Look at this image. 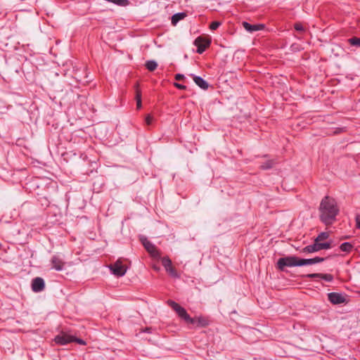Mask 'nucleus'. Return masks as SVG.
<instances>
[{
    "instance_id": "obj_1",
    "label": "nucleus",
    "mask_w": 360,
    "mask_h": 360,
    "mask_svg": "<svg viewBox=\"0 0 360 360\" xmlns=\"http://www.w3.org/2000/svg\"><path fill=\"white\" fill-rule=\"evenodd\" d=\"M319 211L320 220L326 225L332 224L340 212L336 200L328 195L321 200Z\"/></svg>"
},
{
    "instance_id": "obj_2",
    "label": "nucleus",
    "mask_w": 360,
    "mask_h": 360,
    "mask_svg": "<svg viewBox=\"0 0 360 360\" xmlns=\"http://www.w3.org/2000/svg\"><path fill=\"white\" fill-rule=\"evenodd\" d=\"M300 266V257L286 256L278 259L276 267L278 270L284 271L285 267Z\"/></svg>"
},
{
    "instance_id": "obj_3",
    "label": "nucleus",
    "mask_w": 360,
    "mask_h": 360,
    "mask_svg": "<svg viewBox=\"0 0 360 360\" xmlns=\"http://www.w3.org/2000/svg\"><path fill=\"white\" fill-rule=\"evenodd\" d=\"M167 304L169 307H172L173 310H174L176 312L178 316L181 319H184L187 323H195V319H192L187 313L186 309L184 307H181L178 303L172 300H169L167 301Z\"/></svg>"
},
{
    "instance_id": "obj_4",
    "label": "nucleus",
    "mask_w": 360,
    "mask_h": 360,
    "mask_svg": "<svg viewBox=\"0 0 360 360\" xmlns=\"http://www.w3.org/2000/svg\"><path fill=\"white\" fill-rule=\"evenodd\" d=\"M332 248L331 242L321 243L314 239L312 245H307L302 249V252L313 253L321 250H328Z\"/></svg>"
},
{
    "instance_id": "obj_5",
    "label": "nucleus",
    "mask_w": 360,
    "mask_h": 360,
    "mask_svg": "<svg viewBox=\"0 0 360 360\" xmlns=\"http://www.w3.org/2000/svg\"><path fill=\"white\" fill-rule=\"evenodd\" d=\"M140 241L146 250L150 254V255L154 258L159 259L161 257L160 251L158 250L156 246L147 239L145 236L140 238Z\"/></svg>"
},
{
    "instance_id": "obj_6",
    "label": "nucleus",
    "mask_w": 360,
    "mask_h": 360,
    "mask_svg": "<svg viewBox=\"0 0 360 360\" xmlns=\"http://www.w3.org/2000/svg\"><path fill=\"white\" fill-rule=\"evenodd\" d=\"M210 39L201 37H197L193 42V44L197 46L196 52L199 54H202L210 46Z\"/></svg>"
},
{
    "instance_id": "obj_7",
    "label": "nucleus",
    "mask_w": 360,
    "mask_h": 360,
    "mask_svg": "<svg viewBox=\"0 0 360 360\" xmlns=\"http://www.w3.org/2000/svg\"><path fill=\"white\" fill-rule=\"evenodd\" d=\"M110 269L112 273L118 277L123 276L127 271V267L118 259L114 264H110Z\"/></svg>"
},
{
    "instance_id": "obj_8",
    "label": "nucleus",
    "mask_w": 360,
    "mask_h": 360,
    "mask_svg": "<svg viewBox=\"0 0 360 360\" xmlns=\"http://www.w3.org/2000/svg\"><path fill=\"white\" fill-rule=\"evenodd\" d=\"M327 295L328 300L333 304L336 305L347 302V299L345 296L342 293L333 292L328 293Z\"/></svg>"
},
{
    "instance_id": "obj_9",
    "label": "nucleus",
    "mask_w": 360,
    "mask_h": 360,
    "mask_svg": "<svg viewBox=\"0 0 360 360\" xmlns=\"http://www.w3.org/2000/svg\"><path fill=\"white\" fill-rule=\"evenodd\" d=\"M302 278H321L327 282H332L334 280V276L330 274H321V273H313L308 274L302 276Z\"/></svg>"
},
{
    "instance_id": "obj_10",
    "label": "nucleus",
    "mask_w": 360,
    "mask_h": 360,
    "mask_svg": "<svg viewBox=\"0 0 360 360\" xmlns=\"http://www.w3.org/2000/svg\"><path fill=\"white\" fill-rule=\"evenodd\" d=\"M51 263L52 265V269H54L58 271L63 269L65 264L63 259L58 255H55L51 257Z\"/></svg>"
},
{
    "instance_id": "obj_11",
    "label": "nucleus",
    "mask_w": 360,
    "mask_h": 360,
    "mask_svg": "<svg viewBox=\"0 0 360 360\" xmlns=\"http://www.w3.org/2000/svg\"><path fill=\"white\" fill-rule=\"evenodd\" d=\"M54 340L56 344L65 345L70 342H72V335H68L65 333H61L55 337Z\"/></svg>"
},
{
    "instance_id": "obj_12",
    "label": "nucleus",
    "mask_w": 360,
    "mask_h": 360,
    "mask_svg": "<svg viewBox=\"0 0 360 360\" xmlns=\"http://www.w3.org/2000/svg\"><path fill=\"white\" fill-rule=\"evenodd\" d=\"M45 288V283L42 278L36 277L32 279V289L35 292H41Z\"/></svg>"
},
{
    "instance_id": "obj_13",
    "label": "nucleus",
    "mask_w": 360,
    "mask_h": 360,
    "mask_svg": "<svg viewBox=\"0 0 360 360\" xmlns=\"http://www.w3.org/2000/svg\"><path fill=\"white\" fill-rule=\"evenodd\" d=\"M326 258L321 257H315L310 259L300 258V266L305 265H311L324 262Z\"/></svg>"
},
{
    "instance_id": "obj_14",
    "label": "nucleus",
    "mask_w": 360,
    "mask_h": 360,
    "mask_svg": "<svg viewBox=\"0 0 360 360\" xmlns=\"http://www.w3.org/2000/svg\"><path fill=\"white\" fill-rule=\"evenodd\" d=\"M243 26L248 32L250 33H253L258 30H262L264 29L265 26L264 24H254L252 25L248 22H243Z\"/></svg>"
},
{
    "instance_id": "obj_15",
    "label": "nucleus",
    "mask_w": 360,
    "mask_h": 360,
    "mask_svg": "<svg viewBox=\"0 0 360 360\" xmlns=\"http://www.w3.org/2000/svg\"><path fill=\"white\" fill-rule=\"evenodd\" d=\"M190 76L193 78L195 84L198 85L200 89L207 90L209 88L208 82L205 81L202 77L196 76L193 74L190 75Z\"/></svg>"
},
{
    "instance_id": "obj_16",
    "label": "nucleus",
    "mask_w": 360,
    "mask_h": 360,
    "mask_svg": "<svg viewBox=\"0 0 360 360\" xmlns=\"http://www.w3.org/2000/svg\"><path fill=\"white\" fill-rule=\"evenodd\" d=\"M193 319H195V325L197 327H206L209 325L210 321L209 319L205 316H198L194 317Z\"/></svg>"
},
{
    "instance_id": "obj_17",
    "label": "nucleus",
    "mask_w": 360,
    "mask_h": 360,
    "mask_svg": "<svg viewBox=\"0 0 360 360\" xmlns=\"http://www.w3.org/2000/svg\"><path fill=\"white\" fill-rule=\"evenodd\" d=\"M186 16V13L184 12L177 13L172 16V24L176 25L180 20Z\"/></svg>"
},
{
    "instance_id": "obj_18",
    "label": "nucleus",
    "mask_w": 360,
    "mask_h": 360,
    "mask_svg": "<svg viewBox=\"0 0 360 360\" xmlns=\"http://www.w3.org/2000/svg\"><path fill=\"white\" fill-rule=\"evenodd\" d=\"M145 66L148 70L153 72L156 70L158 63L153 60H150L146 62Z\"/></svg>"
},
{
    "instance_id": "obj_19",
    "label": "nucleus",
    "mask_w": 360,
    "mask_h": 360,
    "mask_svg": "<svg viewBox=\"0 0 360 360\" xmlns=\"http://www.w3.org/2000/svg\"><path fill=\"white\" fill-rule=\"evenodd\" d=\"M353 248V245L349 242H345L340 246V249L342 252H349Z\"/></svg>"
},
{
    "instance_id": "obj_20",
    "label": "nucleus",
    "mask_w": 360,
    "mask_h": 360,
    "mask_svg": "<svg viewBox=\"0 0 360 360\" xmlns=\"http://www.w3.org/2000/svg\"><path fill=\"white\" fill-rule=\"evenodd\" d=\"M275 162L273 160H268L260 165V168L263 170L271 169Z\"/></svg>"
},
{
    "instance_id": "obj_21",
    "label": "nucleus",
    "mask_w": 360,
    "mask_h": 360,
    "mask_svg": "<svg viewBox=\"0 0 360 360\" xmlns=\"http://www.w3.org/2000/svg\"><path fill=\"white\" fill-rule=\"evenodd\" d=\"M161 262L162 266L165 269V271L167 270V269H169L171 266H172V260L167 256L161 258Z\"/></svg>"
},
{
    "instance_id": "obj_22",
    "label": "nucleus",
    "mask_w": 360,
    "mask_h": 360,
    "mask_svg": "<svg viewBox=\"0 0 360 360\" xmlns=\"http://www.w3.org/2000/svg\"><path fill=\"white\" fill-rule=\"evenodd\" d=\"M348 42L352 46L360 47V38L359 37H353L352 38H349L348 39Z\"/></svg>"
},
{
    "instance_id": "obj_23",
    "label": "nucleus",
    "mask_w": 360,
    "mask_h": 360,
    "mask_svg": "<svg viewBox=\"0 0 360 360\" xmlns=\"http://www.w3.org/2000/svg\"><path fill=\"white\" fill-rule=\"evenodd\" d=\"M166 271L172 277L174 278H179L180 276L178 274L177 271L175 268H174L172 266H171Z\"/></svg>"
},
{
    "instance_id": "obj_24",
    "label": "nucleus",
    "mask_w": 360,
    "mask_h": 360,
    "mask_svg": "<svg viewBox=\"0 0 360 360\" xmlns=\"http://www.w3.org/2000/svg\"><path fill=\"white\" fill-rule=\"evenodd\" d=\"M136 106L138 109H140L142 106L141 103V93L139 90H136Z\"/></svg>"
},
{
    "instance_id": "obj_25",
    "label": "nucleus",
    "mask_w": 360,
    "mask_h": 360,
    "mask_svg": "<svg viewBox=\"0 0 360 360\" xmlns=\"http://www.w3.org/2000/svg\"><path fill=\"white\" fill-rule=\"evenodd\" d=\"M329 237V234L328 232H321L320 233L315 240L321 242L322 240H326Z\"/></svg>"
},
{
    "instance_id": "obj_26",
    "label": "nucleus",
    "mask_w": 360,
    "mask_h": 360,
    "mask_svg": "<svg viewBox=\"0 0 360 360\" xmlns=\"http://www.w3.org/2000/svg\"><path fill=\"white\" fill-rule=\"evenodd\" d=\"M220 25L221 22L219 21H213L210 25V29L212 30H216Z\"/></svg>"
},
{
    "instance_id": "obj_27",
    "label": "nucleus",
    "mask_w": 360,
    "mask_h": 360,
    "mask_svg": "<svg viewBox=\"0 0 360 360\" xmlns=\"http://www.w3.org/2000/svg\"><path fill=\"white\" fill-rule=\"evenodd\" d=\"M294 28L297 31H299V32H303L304 31V27H303L302 25L300 22L295 23Z\"/></svg>"
},
{
    "instance_id": "obj_28",
    "label": "nucleus",
    "mask_w": 360,
    "mask_h": 360,
    "mask_svg": "<svg viewBox=\"0 0 360 360\" xmlns=\"http://www.w3.org/2000/svg\"><path fill=\"white\" fill-rule=\"evenodd\" d=\"M72 342H75L81 345H86V342L84 340H83L82 339H80V338H75L74 336H72Z\"/></svg>"
},
{
    "instance_id": "obj_29",
    "label": "nucleus",
    "mask_w": 360,
    "mask_h": 360,
    "mask_svg": "<svg viewBox=\"0 0 360 360\" xmlns=\"http://www.w3.org/2000/svg\"><path fill=\"white\" fill-rule=\"evenodd\" d=\"M174 86L180 90H186L187 89L186 86L176 82L174 84Z\"/></svg>"
},
{
    "instance_id": "obj_30",
    "label": "nucleus",
    "mask_w": 360,
    "mask_h": 360,
    "mask_svg": "<svg viewBox=\"0 0 360 360\" xmlns=\"http://www.w3.org/2000/svg\"><path fill=\"white\" fill-rule=\"evenodd\" d=\"M153 117L150 115H148L146 117V123L147 125H150L151 124L152 122H153Z\"/></svg>"
},
{
    "instance_id": "obj_31",
    "label": "nucleus",
    "mask_w": 360,
    "mask_h": 360,
    "mask_svg": "<svg viewBox=\"0 0 360 360\" xmlns=\"http://www.w3.org/2000/svg\"><path fill=\"white\" fill-rule=\"evenodd\" d=\"M174 78L177 81L184 80V79H185V76L182 74L179 73L174 76Z\"/></svg>"
},
{
    "instance_id": "obj_32",
    "label": "nucleus",
    "mask_w": 360,
    "mask_h": 360,
    "mask_svg": "<svg viewBox=\"0 0 360 360\" xmlns=\"http://www.w3.org/2000/svg\"><path fill=\"white\" fill-rule=\"evenodd\" d=\"M356 226L357 229H360V217L359 214H356L355 217Z\"/></svg>"
},
{
    "instance_id": "obj_33",
    "label": "nucleus",
    "mask_w": 360,
    "mask_h": 360,
    "mask_svg": "<svg viewBox=\"0 0 360 360\" xmlns=\"http://www.w3.org/2000/svg\"><path fill=\"white\" fill-rule=\"evenodd\" d=\"M151 330H152V328H146L144 330H143V332H146V333H151Z\"/></svg>"
},
{
    "instance_id": "obj_34",
    "label": "nucleus",
    "mask_w": 360,
    "mask_h": 360,
    "mask_svg": "<svg viewBox=\"0 0 360 360\" xmlns=\"http://www.w3.org/2000/svg\"><path fill=\"white\" fill-rule=\"evenodd\" d=\"M153 269H154L155 271H158L160 270V267L156 266H153Z\"/></svg>"
}]
</instances>
